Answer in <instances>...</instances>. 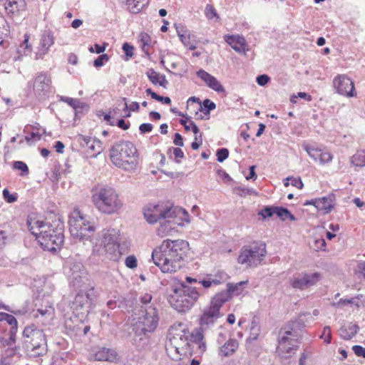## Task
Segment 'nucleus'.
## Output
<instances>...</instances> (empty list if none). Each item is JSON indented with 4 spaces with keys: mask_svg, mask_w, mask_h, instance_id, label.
I'll list each match as a JSON object with an SVG mask.
<instances>
[{
    "mask_svg": "<svg viewBox=\"0 0 365 365\" xmlns=\"http://www.w3.org/2000/svg\"><path fill=\"white\" fill-rule=\"evenodd\" d=\"M189 250V243L184 240H164L152 252V259L164 273H174L183 265Z\"/></svg>",
    "mask_w": 365,
    "mask_h": 365,
    "instance_id": "obj_1",
    "label": "nucleus"
},
{
    "mask_svg": "<svg viewBox=\"0 0 365 365\" xmlns=\"http://www.w3.org/2000/svg\"><path fill=\"white\" fill-rule=\"evenodd\" d=\"M27 227L41 246L54 252L63 243V225L60 221L49 222L36 216H29Z\"/></svg>",
    "mask_w": 365,
    "mask_h": 365,
    "instance_id": "obj_2",
    "label": "nucleus"
},
{
    "mask_svg": "<svg viewBox=\"0 0 365 365\" xmlns=\"http://www.w3.org/2000/svg\"><path fill=\"white\" fill-rule=\"evenodd\" d=\"M120 231L114 228H106L101 230L97 237L92 238L93 256L106 255L107 257L117 262L122 255L120 249Z\"/></svg>",
    "mask_w": 365,
    "mask_h": 365,
    "instance_id": "obj_3",
    "label": "nucleus"
},
{
    "mask_svg": "<svg viewBox=\"0 0 365 365\" xmlns=\"http://www.w3.org/2000/svg\"><path fill=\"white\" fill-rule=\"evenodd\" d=\"M224 303L215 294L211 299L210 305L206 307L200 317V328L195 329L190 334L191 341L197 346L198 352L203 354L207 349L204 339V329L213 325L222 314L220 309Z\"/></svg>",
    "mask_w": 365,
    "mask_h": 365,
    "instance_id": "obj_4",
    "label": "nucleus"
},
{
    "mask_svg": "<svg viewBox=\"0 0 365 365\" xmlns=\"http://www.w3.org/2000/svg\"><path fill=\"white\" fill-rule=\"evenodd\" d=\"M91 193L92 202L101 213L112 215L123 207V200L116 190L111 187L98 185L92 189Z\"/></svg>",
    "mask_w": 365,
    "mask_h": 365,
    "instance_id": "obj_5",
    "label": "nucleus"
},
{
    "mask_svg": "<svg viewBox=\"0 0 365 365\" xmlns=\"http://www.w3.org/2000/svg\"><path fill=\"white\" fill-rule=\"evenodd\" d=\"M110 159L115 167L125 171L135 170L139 164L138 150L130 141L113 145L110 150Z\"/></svg>",
    "mask_w": 365,
    "mask_h": 365,
    "instance_id": "obj_6",
    "label": "nucleus"
},
{
    "mask_svg": "<svg viewBox=\"0 0 365 365\" xmlns=\"http://www.w3.org/2000/svg\"><path fill=\"white\" fill-rule=\"evenodd\" d=\"M68 225L71 236L81 241H91L96 232V226L91 222L90 217L78 207L74 208L70 213Z\"/></svg>",
    "mask_w": 365,
    "mask_h": 365,
    "instance_id": "obj_7",
    "label": "nucleus"
},
{
    "mask_svg": "<svg viewBox=\"0 0 365 365\" xmlns=\"http://www.w3.org/2000/svg\"><path fill=\"white\" fill-rule=\"evenodd\" d=\"M200 296V294L195 287L182 283L173 288L168 300L177 311L185 312L194 305Z\"/></svg>",
    "mask_w": 365,
    "mask_h": 365,
    "instance_id": "obj_8",
    "label": "nucleus"
},
{
    "mask_svg": "<svg viewBox=\"0 0 365 365\" xmlns=\"http://www.w3.org/2000/svg\"><path fill=\"white\" fill-rule=\"evenodd\" d=\"M169 341L166 344L167 353L171 359L179 361L190 353V335L186 329L178 330L172 328L169 331Z\"/></svg>",
    "mask_w": 365,
    "mask_h": 365,
    "instance_id": "obj_9",
    "label": "nucleus"
},
{
    "mask_svg": "<svg viewBox=\"0 0 365 365\" xmlns=\"http://www.w3.org/2000/svg\"><path fill=\"white\" fill-rule=\"evenodd\" d=\"M299 335L289 325L282 328L279 334L277 352L281 358L288 359L298 348Z\"/></svg>",
    "mask_w": 365,
    "mask_h": 365,
    "instance_id": "obj_10",
    "label": "nucleus"
},
{
    "mask_svg": "<svg viewBox=\"0 0 365 365\" xmlns=\"http://www.w3.org/2000/svg\"><path fill=\"white\" fill-rule=\"evenodd\" d=\"M266 255L264 244L254 243L241 248L237 262L247 268L255 267L262 263Z\"/></svg>",
    "mask_w": 365,
    "mask_h": 365,
    "instance_id": "obj_11",
    "label": "nucleus"
},
{
    "mask_svg": "<svg viewBox=\"0 0 365 365\" xmlns=\"http://www.w3.org/2000/svg\"><path fill=\"white\" fill-rule=\"evenodd\" d=\"M158 321V309L150 304L140 310L135 327L143 333L152 332L157 328Z\"/></svg>",
    "mask_w": 365,
    "mask_h": 365,
    "instance_id": "obj_12",
    "label": "nucleus"
},
{
    "mask_svg": "<svg viewBox=\"0 0 365 365\" xmlns=\"http://www.w3.org/2000/svg\"><path fill=\"white\" fill-rule=\"evenodd\" d=\"M24 336L27 339V347L35 352V355H42L46 351V341L42 330L33 327H27L24 330Z\"/></svg>",
    "mask_w": 365,
    "mask_h": 365,
    "instance_id": "obj_13",
    "label": "nucleus"
},
{
    "mask_svg": "<svg viewBox=\"0 0 365 365\" xmlns=\"http://www.w3.org/2000/svg\"><path fill=\"white\" fill-rule=\"evenodd\" d=\"M94 289L91 287L88 291L78 292L72 302L71 309L73 313L79 317L89 312L91 304L93 301Z\"/></svg>",
    "mask_w": 365,
    "mask_h": 365,
    "instance_id": "obj_14",
    "label": "nucleus"
},
{
    "mask_svg": "<svg viewBox=\"0 0 365 365\" xmlns=\"http://www.w3.org/2000/svg\"><path fill=\"white\" fill-rule=\"evenodd\" d=\"M332 84L336 92L341 96L351 98L357 95L354 81L346 74L336 75Z\"/></svg>",
    "mask_w": 365,
    "mask_h": 365,
    "instance_id": "obj_15",
    "label": "nucleus"
},
{
    "mask_svg": "<svg viewBox=\"0 0 365 365\" xmlns=\"http://www.w3.org/2000/svg\"><path fill=\"white\" fill-rule=\"evenodd\" d=\"M169 204L160 202L158 204H149L143 208V215L146 221L150 224H154L158 221L167 218L169 211Z\"/></svg>",
    "mask_w": 365,
    "mask_h": 365,
    "instance_id": "obj_16",
    "label": "nucleus"
},
{
    "mask_svg": "<svg viewBox=\"0 0 365 365\" xmlns=\"http://www.w3.org/2000/svg\"><path fill=\"white\" fill-rule=\"evenodd\" d=\"M321 279L322 275L318 272L299 273L292 277L290 284L294 289L304 290L315 285Z\"/></svg>",
    "mask_w": 365,
    "mask_h": 365,
    "instance_id": "obj_17",
    "label": "nucleus"
},
{
    "mask_svg": "<svg viewBox=\"0 0 365 365\" xmlns=\"http://www.w3.org/2000/svg\"><path fill=\"white\" fill-rule=\"evenodd\" d=\"M249 281L245 280L237 283L229 282L227 289L217 293L215 295L225 304L233 297L245 296L247 294V287Z\"/></svg>",
    "mask_w": 365,
    "mask_h": 365,
    "instance_id": "obj_18",
    "label": "nucleus"
},
{
    "mask_svg": "<svg viewBox=\"0 0 365 365\" xmlns=\"http://www.w3.org/2000/svg\"><path fill=\"white\" fill-rule=\"evenodd\" d=\"M76 140L91 158L96 157L103 150L102 142L96 138L78 135Z\"/></svg>",
    "mask_w": 365,
    "mask_h": 365,
    "instance_id": "obj_19",
    "label": "nucleus"
},
{
    "mask_svg": "<svg viewBox=\"0 0 365 365\" xmlns=\"http://www.w3.org/2000/svg\"><path fill=\"white\" fill-rule=\"evenodd\" d=\"M302 147L314 161L319 162L321 165L329 163L333 160V155L324 147L310 144H304Z\"/></svg>",
    "mask_w": 365,
    "mask_h": 365,
    "instance_id": "obj_20",
    "label": "nucleus"
},
{
    "mask_svg": "<svg viewBox=\"0 0 365 365\" xmlns=\"http://www.w3.org/2000/svg\"><path fill=\"white\" fill-rule=\"evenodd\" d=\"M53 43L54 36L53 33L50 31H44L40 36L38 45L34 53V58L36 60L43 58Z\"/></svg>",
    "mask_w": 365,
    "mask_h": 365,
    "instance_id": "obj_21",
    "label": "nucleus"
},
{
    "mask_svg": "<svg viewBox=\"0 0 365 365\" xmlns=\"http://www.w3.org/2000/svg\"><path fill=\"white\" fill-rule=\"evenodd\" d=\"M168 207L169 211L167 213V218L170 219L175 227L190 223V215L185 209L171 205H169Z\"/></svg>",
    "mask_w": 365,
    "mask_h": 365,
    "instance_id": "obj_22",
    "label": "nucleus"
},
{
    "mask_svg": "<svg viewBox=\"0 0 365 365\" xmlns=\"http://www.w3.org/2000/svg\"><path fill=\"white\" fill-rule=\"evenodd\" d=\"M51 79L44 73H38L35 78L34 89L36 94H46L51 91Z\"/></svg>",
    "mask_w": 365,
    "mask_h": 365,
    "instance_id": "obj_23",
    "label": "nucleus"
},
{
    "mask_svg": "<svg viewBox=\"0 0 365 365\" xmlns=\"http://www.w3.org/2000/svg\"><path fill=\"white\" fill-rule=\"evenodd\" d=\"M224 40L236 52L245 53L249 50L247 41L242 35H225Z\"/></svg>",
    "mask_w": 365,
    "mask_h": 365,
    "instance_id": "obj_24",
    "label": "nucleus"
},
{
    "mask_svg": "<svg viewBox=\"0 0 365 365\" xmlns=\"http://www.w3.org/2000/svg\"><path fill=\"white\" fill-rule=\"evenodd\" d=\"M196 74L210 88L218 93L225 91L224 87L220 82L205 70L200 69L197 71Z\"/></svg>",
    "mask_w": 365,
    "mask_h": 365,
    "instance_id": "obj_25",
    "label": "nucleus"
},
{
    "mask_svg": "<svg viewBox=\"0 0 365 365\" xmlns=\"http://www.w3.org/2000/svg\"><path fill=\"white\" fill-rule=\"evenodd\" d=\"M313 202L318 211H321L324 214H328L334 207L335 196L333 194H329L322 197L316 198V200Z\"/></svg>",
    "mask_w": 365,
    "mask_h": 365,
    "instance_id": "obj_26",
    "label": "nucleus"
},
{
    "mask_svg": "<svg viewBox=\"0 0 365 365\" xmlns=\"http://www.w3.org/2000/svg\"><path fill=\"white\" fill-rule=\"evenodd\" d=\"M26 3L25 0H8L5 4V9L8 14L18 16L25 11Z\"/></svg>",
    "mask_w": 365,
    "mask_h": 365,
    "instance_id": "obj_27",
    "label": "nucleus"
},
{
    "mask_svg": "<svg viewBox=\"0 0 365 365\" xmlns=\"http://www.w3.org/2000/svg\"><path fill=\"white\" fill-rule=\"evenodd\" d=\"M41 129L38 126L27 125L24 129L25 133V140L29 144H32L41 139L42 132Z\"/></svg>",
    "mask_w": 365,
    "mask_h": 365,
    "instance_id": "obj_28",
    "label": "nucleus"
},
{
    "mask_svg": "<svg viewBox=\"0 0 365 365\" xmlns=\"http://www.w3.org/2000/svg\"><path fill=\"white\" fill-rule=\"evenodd\" d=\"M239 346L238 341L235 339H230L219 347V355L227 357L233 355Z\"/></svg>",
    "mask_w": 365,
    "mask_h": 365,
    "instance_id": "obj_29",
    "label": "nucleus"
},
{
    "mask_svg": "<svg viewBox=\"0 0 365 365\" xmlns=\"http://www.w3.org/2000/svg\"><path fill=\"white\" fill-rule=\"evenodd\" d=\"M146 76L153 85H158L164 88H167L168 81L165 75L158 73L153 68H149L146 72Z\"/></svg>",
    "mask_w": 365,
    "mask_h": 365,
    "instance_id": "obj_30",
    "label": "nucleus"
},
{
    "mask_svg": "<svg viewBox=\"0 0 365 365\" xmlns=\"http://www.w3.org/2000/svg\"><path fill=\"white\" fill-rule=\"evenodd\" d=\"M176 31L181 42L191 51L195 50L196 46L190 42L189 31L182 25H175Z\"/></svg>",
    "mask_w": 365,
    "mask_h": 365,
    "instance_id": "obj_31",
    "label": "nucleus"
},
{
    "mask_svg": "<svg viewBox=\"0 0 365 365\" xmlns=\"http://www.w3.org/2000/svg\"><path fill=\"white\" fill-rule=\"evenodd\" d=\"M162 220L163 221L160 222V225L156 230V234L160 237H164L170 235L171 232L176 229L170 219L164 217Z\"/></svg>",
    "mask_w": 365,
    "mask_h": 365,
    "instance_id": "obj_32",
    "label": "nucleus"
},
{
    "mask_svg": "<svg viewBox=\"0 0 365 365\" xmlns=\"http://www.w3.org/2000/svg\"><path fill=\"white\" fill-rule=\"evenodd\" d=\"M125 4L127 9L132 13L137 14L144 9L149 3V0H119Z\"/></svg>",
    "mask_w": 365,
    "mask_h": 365,
    "instance_id": "obj_33",
    "label": "nucleus"
},
{
    "mask_svg": "<svg viewBox=\"0 0 365 365\" xmlns=\"http://www.w3.org/2000/svg\"><path fill=\"white\" fill-rule=\"evenodd\" d=\"M358 330V325L355 323L350 322L341 327L339 330V334L342 339L349 340L356 334Z\"/></svg>",
    "mask_w": 365,
    "mask_h": 365,
    "instance_id": "obj_34",
    "label": "nucleus"
},
{
    "mask_svg": "<svg viewBox=\"0 0 365 365\" xmlns=\"http://www.w3.org/2000/svg\"><path fill=\"white\" fill-rule=\"evenodd\" d=\"M54 315V309L52 306H47L45 309H38L35 314L34 317L40 319L43 324H46L48 321L51 320Z\"/></svg>",
    "mask_w": 365,
    "mask_h": 365,
    "instance_id": "obj_35",
    "label": "nucleus"
},
{
    "mask_svg": "<svg viewBox=\"0 0 365 365\" xmlns=\"http://www.w3.org/2000/svg\"><path fill=\"white\" fill-rule=\"evenodd\" d=\"M95 359L98 361H114L117 359V354L113 349L101 348L95 354Z\"/></svg>",
    "mask_w": 365,
    "mask_h": 365,
    "instance_id": "obj_36",
    "label": "nucleus"
},
{
    "mask_svg": "<svg viewBox=\"0 0 365 365\" xmlns=\"http://www.w3.org/2000/svg\"><path fill=\"white\" fill-rule=\"evenodd\" d=\"M30 35L25 34L24 41L20 43L17 48V53L20 56H28L32 52V45L29 43Z\"/></svg>",
    "mask_w": 365,
    "mask_h": 365,
    "instance_id": "obj_37",
    "label": "nucleus"
},
{
    "mask_svg": "<svg viewBox=\"0 0 365 365\" xmlns=\"http://www.w3.org/2000/svg\"><path fill=\"white\" fill-rule=\"evenodd\" d=\"M276 215L280 218L282 221L287 219L291 221H295L296 217L287 209L282 207H276Z\"/></svg>",
    "mask_w": 365,
    "mask_h": 365,
    "instance_id": "obj_38",
    "label": "nucleus"
},
{
    "mask_svg": "<svg viewBox=\"0 0 365 365\" xmlns=\"http://www.w3.org/2000/svg\"><path fill=\"white\" fill-rule=\"evenodd\" d=\"M351 163L357 167L365 166V153L364 151L357 152L351 158Z\"/></svg>",
    "mask_w": 365,
    "mask_h": 365,
    "instance_id": "obj_39",
    "label": "nucleus"
},
{
    "mask_svg": "<svg viewBox=\"0 0 365 365\" xmlns=\"http://www.w3.org/2000/svg\"><path fill=\"white\" fill-rule=\"evenodd\" d=\"M260 334V327L259 324L255 322L252 321L250 327V334L248 336L247 340L249 341H255L258 339V336Z\"/></svg>",
    "mask_w": 365,
    "mask_h": 365,
    "instance_id": "obj_40",
    "label": "nucleus"
},
{
    "mask_svg": "<svg viewBox=\"0 0 365 365\" xmlns=\"http://www.w3.org/2000/svg\"><path fill=\"white\" fill-rule=\"evenodd\" d=\"M275 208L276 206H265L258 212V215L261 217L262 220L271 217L276 214Z\"/></svg>",
    "mask_w": 365,
    "mask_h": 365,
    "instance_id": "obj_41",
    "label": "nucleus"
},
{
    "mask_svg": "<svg viewBox=\"0 0 365 365\" xmlns=\"http://www.w3.org/2000/svg\"><path fill=\"white\" fill-rule=\"evenodd\" d=\"M147 94L150 95L153 99H155L159 102H161L164 104H170L171 100L169 97H163L158 95L156 93L153 92L150 88H147L145 90Z\"/></svg>",
    "mask_w": 365,
    "mask_h": 365,
    "instance_id": "obj_42",
    "label": "nucleus"
},
{
    "mask_svg": "<svg viewBox=\"0 0 365 365\" xmlns=\"http://www.w3.org/2000/svg\"><path fill=\"white\" fill-rule=\"evenodd\" d=\"M61 100L69 106H71L74 109L81 108H83V103L78 100L70 97L62 96Z\"/></svg>",
    "mask_w": 365,
    "mask_h": 365,
    "instance_id": "obj_43",
    "label": "nucleus"
},
{
    "mask_svg": "<svg viewBox=\"0 0 365 365\" xmlns=\"http://www.w3.org/2000/svg\"><path fill=\"white\" fill-rule=\"evenodd\" d=\"M320 339H323L324 342L329 344L331 342V331L329 326H325L323 329L322 334L320 335Z\"/></svg>",
    "mask_w": 365,
    "mask_h": 365,
    "instance_id": "obj_44",
    "label": "nucleus"
},
{
    "mask_svg": "<svg viewBox=\"0 0 365 365\" xmlns=\"http://www.w3.org/2000/svg\"><path fill=\"white\" fill-rule=\"evenodd\" d=\"M140 43H141V47L142 50L148 53V47L150 43V37L149 35H148L145 33H143L140 34Z\"/></svg>",
    "mask_w": 365,
    "mask_h": 365,
    "instance_id": "obj_45",
    "label": "nucleus"
},
{
    "mask_svg": "<svg viewBox=\"0 0 365 365\" xmlns=\"http://www.w3.org/2000/svg\"><path fill=\"white\" fill-rule=\"evenodd\" d=\"M205 16L208 19H212L213 18H216L217 19H219V16L216 11L215 9L211 4H207L205 6Z\"/></svg>",
    "mask_w": 365,
    "mask_h": 365,
    "instance_id": "obj_46",
    "label": "nucleus"
},
{
    "mask_svg": "<svg viewBox=\"0 0 365 365\" xmlns=\"http://www.w3.org/2000/svg\"><path fill=\"white\" fill-rule=\"evenodd\" d=\"M14 168L16 170H21V175H26L29 174V168L27 165L22 161H15L14 163Z\"/></svg>",
    "mask_w": 365,
    "mask_h": 365,
    "instance_id": "obj_47",
    "label": "nucleus"
},
{
    "mask_svg": "<svg viewBox=\"0 0 365 365\" xmlns=\"http://www.w3.org/2000/svg\"><path fill=\"white\" fill-rule=\"evenodd\" d=\"M3 197L8 203H12L17 200L16 193H10L8 189L3 190Z\"/></svg>",
    "mask_w": 365,
    "mask_h": 365,
    "instance_id": "obj_48",
    "label": "nucleus"
},
{
    "mask_svg": "<svg viewBox=\"0 0 365 365\" xmlns=\"http://www.w3.org/2000/svg\"><path fill=\"white\" fill-rule=\"evenodd\" d=\"M125 265L130 269H135L138 267V260L135 256L129 255L125 259Z\"/></svg>",
    "mask_w": 365,
    "mask_h": 365,
    "instance_id": "obj_49",
    "label": "nucleus"
},
{
    "mask_svg": "<svg viewBox=\"0 0 365 365\" xmlns=\"http://www.w3.org/2000/svg\"><path fill=\"white\" fill-rule=\"evenodd\" d=\"M200 110H202L204 109L206 110V114L209 115L210 110H212L215 108V103L211 101L209 99H206L203 101L202 106H200Z\"/></svg>",
    "mask_w": 365,
    "mask_h": 365,
    "instance_id": "obj_50",
    "label": "nucleus"
},
{
    "mask_svg": "<svg viewBox=\"0 0 365 365\" xmlns=\"http://www.w3.org/2000/svg\"><path fill=\"white\" fill-rule=\"evenodd\" d=\"M216 155L217 161L222 163L228 158L229 151L227 148H221L217 151Z\"/></svg>",
    "mask_w": 365,
    "mask_h": 365,
    "instance_id": "obj_51",
    "label": "nucleus"
},
{
    "mask_svg": "<svg viewBox=\"0 0 365 365\" xmlns=\"http://www.w3.org/2000/svg\"><path fill=\"white\" fill-rule=\"evenodd\" d=\"M153 299V295L150 292H145L141 294L140 296L139 300L141 304H144L145 307L149 303L151 302V300Z\"/></svg>",
    "mask_w": 365,
    "mask_h": 365,
    "instance_id": "obj_52",
    "label": "nucleus"
},
{
    "mask_svg": "<svg viewBox=\"0 0 365 365\" xmlns=\"http://www.w3.org/2000/svg\"><path fill=\"white\" fill-rule=\"evenodd\" d=\"M123 51L126 55L125 60H128L133 56L134 47L128 43H124L122 47Z\"/></svg>",
    "mask_w": 365,
    "mask_h": 365,
    "instance_id": "obj_53",
    "label": "nucleus"
},
{
    "mask_svg": "<svg viewBox=\"0 0 365 365\" xmlns=\"http://www.w3.org/2000/svg\"><path fill=\"white\" fill-rule=\"evenodd\" d=\"M108 60L109 58L107 54H102L94 61L93 64L96 67H101Z\"/></svg>",
    "mask_w": 365,
    "mask_h": 365,
    "instance_id": "obj_54",
    "label": "nucleus"
},
{
    "mask_svg": "<svg viewBox=\"0 0 365 365\" xmlns=\"http://www.w3.org/2000/svg\"><path fill=\"white\" fill-rule=\"evenodd\" d=\"M355 304L357 307H359V304L356 302V298H352V299H341L337 303H336L335 304L336 306H338V307H341V306H344L345 304Z\"/></svg>",
    "mask_w": 365,
    "mask_h": 365,
    "instance_id": "obj_55",
    "label": "nucleus"
},
{
    "mask_svg": "<svg viewBox=\"0 0 365 365\" xmlns=\"http://www.w3.org/2000/svg\"><path fill=\"white\" fill-rule=\"evenodd\" d=\"M123 100L126 102L125 98H123ZM125 109L129 110L130 111L138 112L140 109V106L138 102H132L129 106L127 103H125Z\"/></svg>",
    "mask_w": 365,
    "mask_h": 365,
    "instance_id": "obj_56",
    "label": "nucleus"
},
{
    "mask_svg": "<svg viewBox=\"0 0 365 365\" xmlns=\"http://www.w3.org/2000/svg\"><path fill=\"white\" fill-rule=\"evenodd\" d=\"M298 97L304 98L309 101H311V99H312L311 96L309 95H308L307 93H306L304 92H299L297 93V96L293 95L291 97V99H290L291 102L293 103H297L296 98Z\"/></svg>",
    "mask_w": 365,
    "mask_h": 365,
    "instance_id": "obj_57",
    "label": "nucleus"
},
{
    "mask_svg": "<svg viewBox=\"0 0 365 365\" xmlns=\"http://www.w3.org/2000/svg\"><path fill=\"white\" fill-rule=\"evenodd\" d=\"M352 349L354 352V354L357 356H361L363 358H365V348L359 346V345H355L352 347Z\"/></svg>",
    "mask_w": 365,
    "mask_h": 365,
    "instance_id": "obj_58",
    "label": "nucleus"
},
{
    "mask_svg": "<svg viewBox=\"0 0 365 365\" xmlns=\"http://www.w3.org/2000/svg\"><path fill=\"white\" fill-rule=\"evenodd\" d=\"M228 278V276L226 273L224 272H218L217 274L215 275V277L211 281H219V284L222 282L226 281Z\"/></svg>",
    "mask_w": 365,
    "mask_h": 365,
    "instance_id": "obj_59",
    "label": "nucleus"
},
{
    "mask_svg": "<svg viewBox=\"0 0 365 365\" xmlns=\"http://www.w3.org/2000/svg\"><path fill=\"white\" fill-rule=\"evenodd\" d=\"M8 235L6 231L0 230V250L2 249L7 242Z\"/></svg>",
    "mask_w": 365,
    "mask_h": 365,
    "instance_id": "obj_60",
    "label": "nucleus"
},
{
    "mask_svg": "<svg viewBox=\"0 0 365 365\" xmlns=\"http://www.w3.org/2000/svg\"><path fill=\"white\" fill-rule=\"evenodd\" d=\"M5 322L11 325L12 329L17 327V321L13 315L7 314Z\"/></svg>",
    "mask_w": 365,
    "mask_h": 365,
    "instance_id": "obj_61",
    "label": "nucleus"
},
{
    "mask_svg": "<svg viewBox=\"0 0 365 365\" xmlns=\"http://www.w3.org/2000/svg\"><path fill=\"white\" fill-rule=\"evenodd\" d=\"M153 128V125L150 123H143L140 125L139 130L141 133H146L151 132Z\"/></svg>",
    "mask_w": 365,
    "mask_h": 365,
    "instance_id": "obj_62",
    "label": "nucleus"
},
{
    "mask_svg": "<svg viewBox=\"0 0 365 365\" xmlns=\"http://www.w3.org/2000/svg\"><path fill=\"white\" fill-rule=\"evenodd\" d=\"M291 185L299 189H302L304 185L300 178L291 177Z\"/></svg>",
    "mask_w": 365,
    "mask_h": 365,
    "instance_id": "obj_63",
    "label": "nucleus"
},
{
    "mask_svg": "<svg viewBox=\"0 0 365 365\" xmlns=\"http://www.w3.org/2000/svg\"><path fill=\"white\" fill-rule=\"evenodd\" d=\"M269 81V78L267 75H260L257 77V83L259 86H265Z\"/></svg>",
    "mask_w": 365,
    "mask_h": 365,
    "instance_id": "obj_64",
    "label": "nucleus"
}]
</instances>
